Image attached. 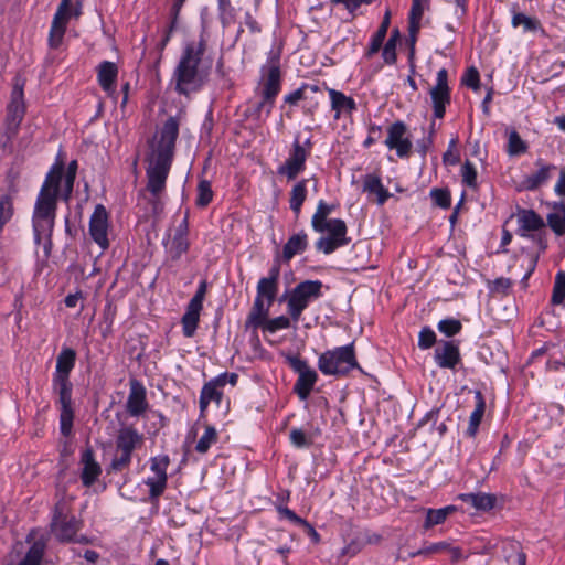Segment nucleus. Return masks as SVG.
I'll return each instance as SVG.
<instances>
[{
    "mask_svg": "<svg viewBox=\"0 0 565 565\" xmlns=\"http://www.w3.org/2000/svg\"><path fill=\"white\" fill-rule=\"evenodd\" d=\"M213 65L212 57L206 55V41L185 43L180 60L173 70L171 85L179 95L191 96L200 92L209 81Z\"/></svg>",
    "mask_w": 565,
    "mask_h": 565,
    "instance_id": "f257e3e1",
    "label": "nucleus"
},
{
    "mask_svg": "<svg viewBox=\"0 0 565 565\" xmlns=\"http://www.w3.org/2000/svg\"><path fill=\"white\" fill-rule=\"evenodd\" d=\"M61 169L50 170L38 194L32 215L34 243L43 244L45 256L52 247V233L56 217L57 196L60 193Z\"/></svg>",
    "mask_w": 565,
    "mask_h": 565,
    "instance_id": "f03ea898",
    "label": "nucleus"
},
{
    "mask_svg": "<svg viewBox=\"0 0 565 565\" xmlns=\"http://www.w3.org/2000/svg\"><path fill=\"white\" fill-rule=\"evenodd\" d=\"M76 352L72 348L64 347L56 359L52 386L58 395L60 429L63 436H68L73 427L74 412L72 407V390L70 374L75 366Z\"/></svg>",
    "mask_w": 565,
    "mask_h": 565,
    "instance_id": "7ed1b4c3",
    "label": "nucleus"
},
{
    "mask_svg": "<svg viewBox=\"0 0 565 565\" xmlns=\"http://www.w3.org/2000/svg\"><path fill=\"white\" fill-rule=\"evenodd\" d=\"M335 209V204L319 200L316 212L311 217L312 230L320 234L327 233V235L320 236L315 244L317 250L324 255H330L351 242V238L347 235L348 226L345 222L341 218L329 217Z\"/></svg>",
    "mask_w": 565,
    "mask_h": 565,
    "instance_id": "20e7f679",
    "label": "nucleus"
},
{
    "mask_svg": "<svg viewBox=\"0 0 565 565\" xmlns=\"http://www.w3.org/2000/svg\"><path fill=\"white\" fill-rule=\"evenodd\" d=\"M260 100L256 105V113L268 117L275 106L276 97L281 89L280 51L270 50L266 63L260 67L259 79Z\"/></svg>",
    "mask_w": 565,
    "mask_h": 565,
    "instance_id": "39448f33",
    "label": "nucleus"
},
{
    "mask_svg": "<svg viewBox=\"0 0 565 565\" xmlns=\"http://www.w3.org/2000/svg\"><path fill=\"white\" fill-rule=\"evenodd\" d=\"M322 288L321 280H303L280 298V301L285 300L287 303V312L291 317L295 328L310 303L322 297Z\"/></svg>",
    "mask_w": 565,
    "mask_h": 565,
    "instance_id": "423d86ee",
    "label": "nucleus"
},
{
    "mask_svg": "<svg viewBox=\"0 0 565 565\" xmlns=\"http://www.w3.org/2000/svg\"><path fill=\"white\" fill-rule=\"evenodd\" d=\"M358 367L353 343L327 350L318 358V369L327 376H344Z\"/></svg>",
    "mask_w": 565,
    "mask_h": 565,
    "instance_id": "0eeeda50",
    "label": "nucleus"
},
{
    "mask_svg": "<svg viewBox=\"0 0 565 565\" xmlns=\"http://www.w3.org/2000/svg\"><path fill=\"white\" fill-rule=\"evenodd\" d=\"M516 234L530 239L537 248L539 254L548 247L546 225L544 218L531 209H520L516 213Z\"/></svg>",
    "mask_w": 565,
    "mask_h": 565,
    "instance_id": "6e6552de",
    "label": "nucleus"
},
{
    "mask_svg": "<svg viewBox=\"0 0 565 565\" xmlns=\"http://www.w3.org/2000/svg\"><path fill=\"white\" fill-rule=\"evenodd\" d=\"M143 435L135 427H121L116 437V454L111 460L110 468L114 471H121L129 467L132 452L143 445Z\"/></svg>",
    "mask_w": 565,
    "mask_h": 565,
    "instance_id": "1a4fd4ad",
    "label": "nucleus"
},
{
    "mask_svg": "<svg viewBox=\"0 0 565 565\" xmlns=\"http://www.w3.org/2000/svg\"><path fill=\"white\" fill-rule=\"evenodd\" d=\"M310 152V139H307L305 143H301L298 137L295 138L287 158L277 167V174L286 178L288 181L296 180L297 177L306 170V162Z\"/></svg>",
    "mask_w": 565,
    "mask_h": 565,
    "instance_id": "9d476101",
    "label": "nucleus"
},
{
    "mask_svg": "<svg viewBox=\"0 0 565 565\" xmlns=\"http://www.w3.org/2000/svg\"><path fill=\"white\" fill-rule=\"evenodd\" d=\"M289 366L298 374V379L294 385V392L300 401H307L310 393L318 381V373L308 362L298 355L287 358Z\"/></svg>",
    "mask_w": 565,
    "mask_h": 565,
    "instance_id": "9b49d317",
    "label": "nucleus"
},
{
    "mask_svg": "<svg viewBox=\"0 0 565 565\" xmlns=\"http://www.w3.org/2000/svg\"><path fill=\"white\" fill-rule=\"evenodd\" d=\"M179 127V118L173 116L169 117L158 132V139L150 156L173 161Z\"/></svg>",
    "mask_w": 565,
    "mask_h": 565,
    "instance_id": "f8f14e48",
    "label": "nucleus"
},
{
    "mask_svg": "<svg viewBox=\"0 0 565 565\" xmlns=\"http://www.w3.org/2000/svg\"><path fill=\"white\" fill-rule=\"evenodd\" d=\"M24 79L15 77L11 92V100L7 107V130L10 135H15L24 118Z\"/></svg>",
    "mask_w": 565,
    "mask_h": 565,
    "instance_id": "ddd939ff",
    "label": "nucleus"
},
{
    "mask_svg": "<svg viewBox=\"0 0 565 565\" xmlns=\"http://www.w3.org/2000/svg\"><path fill=\"white\" fill-rule=\"evenodd\" d=\"M171 164V160L149 156L146 169L147 190L154 198H159L164 191Z\"/></svg>",
    "mask_w": 565,
    "mask_h": 565,
    "instance_id": "4468645a",
    "label": "nucleus"
},
{
    "mask_svg": "<svg viewBox=\"0 0 565 565\" xmlns=\"http://www.w3.org/2000/svg\"><path fill=\"white\" fill-rule=\"evenodd\" d=\"M429 96L433 106V116L436 119H443L447 106L451 103V90L448 85V72L440 68L436 75V83L429 89Z\"/></svg>",
    "mask_w": 565,
    "mask_h": 565,
    "instance_id": "2eb2a0df",
    "label": "nucleus"
},
{
    "mask_svg": "<svg viewBox=\"0 0 565 565\" xmlns=\"http://www.w3.org/2000/svg\"><path fill=\"white\" fill-rule=\"evenodd\" d=\"M82 523L74 515L67 516L63 514L61 505H56L51 523V530L57 541L62 543H71L74 536L81 530Z\"/></svg>",
    "mask_w": 565,
    "mask_h": 565,
    "instance_id": "dca6fc26",
    "label": "nucleus"
},
{
    "mask_svg": "<svg viewBox=\"0 0 565 565\" xmlns=\"http://www.w3.org/2000/svg\"><path fill=\"white\" fill-rule=\"evenodd\" d=\"M407 132L408 128L402 120L394 121L387 128V137L384 145L390 150H395L399 158H408L413 148L412 140Z\"/></svg>",
    "mask_w": 565,
    "mask_h": 565,
    "instance_id": "f3484780",
    "label": "nucleus"
},
{
    "mask_svg": "<svg viewBox=\"0 0 565 565\" xmlns=\"http://www.w3.org/2000/svg\"><path fill=\"white\" fill-rule=\"evenodd\" d=\"M109 215L103 204H97L89 218L88 232L92 239L105 252L109 247Z\"/></svg>",
    "mask_w": 565,
    "mask_h": 565,
    "instance_id": "a211bd4d",
    "label": "nucleus"
},
{
    "mask_svg": "<svg viewBox=\"0 0 565 565\" xmlns=\"http://www.w3.org/2000/svg\"><path fill=\"white\" fill-rule=\"evenodd\" d=\"M70 6L71 0H62L54 14L49 33V45L52 49H57L62 44L70 18Z\"/></svg>",
    "mask_w": 565,
    "mask_h": 565,
    "instance_id": "6ab92c4d",
    "label": "nucleus"
},
{
    "mask_svg": "<svg viewBox=\"0 0 565 565\" xmlns=\"http://www.w3.org/2000/svg\"><path fill=\"white\" fill-rule=\"evenodd\" d=\"M435 363L441 369L455 370L461 362L459 345L454 341H441L434 351Z\"/></svg>",
    "mask_w": 565,
    "mask_h": 565,
    "instance_id": "aec40b11",
    "label": "nucleus"
},
{
    "mask_svg": "<svg viewBox=\"0 0 565 565\" xmlns=\"http://www.w3.org/2000/svg\"><path fill=\"white\" fill-rule=\"evenodd\" d=\"M97 82L106 95L113 99L118 98L116 82L118 77V66L110 61H103L97 66Z\"/></svg>",
    "mask_w": 565,
    "mask_h": 565,
    "instance_id": "412c9836",
    "label": "nucleus"
},
{
    "mask_svg": "<svg viewBox=\"0 0 565 565\" xmlns=\"http://www.w3.org/2000/svg\"><path fill=\"white\" fill-rule=\"evenodd\" d=\"M189 221L185 215L174 230L173 236L169 244H166L169 256L175 260L179 259L189 249Z\"/></svg>",
    "mask_w": 565,
    "mask_h": 565,
    "instance_id": "4be33fe9",
    "label": "nucleus"
},
{
    "mask_svg": "<svg viewBox=\"0 0 565 565\" xmlns=\"http://www.w3.org/2000/svg\"><path fill=\"white\" fill-rule=\"evenodd\" d=\"M129 386L130 387L126 402V409L130 416L139 417L148 408L146 388L137 380H131Z\"/></svg>",
    "mask_w": 565,
    "mask_h": 565,
    "instance_id": "5701e85b",
    "label": "nucleus"
},
{
    "mask_svg": "<svg viewBox=\"0 0 565 565\" xmlns=\"http://www.w3.org/2000/svg\"><path fill=\"white\" fill-rule=\"evenodd\" d=\"M280 276V266L278 264L274 265L269 271L267 277H263L259 279L256 288V297L268 302V306H271L275 301V298L278 292V280Z\"/></svg>",
    "mask_w": 565,
    "mask_h": 565,
    "instance_id": "b1692460",
    "label": "nucleus"
},
{
    "mask_svg": "<svg viewBox=\"0 0 565 565\" xmlns=\"http://www.w3.org/2000/svg\"><path fill=\"white\" fill-rule=\"evenodd\" d=\"M81 480L85 487L93 486L102 475V467L95 460L94 451L90 448L83 450L81 456Z\"/></svg>",
    "mask_w": 565,
    "mask_h": 565,
    "instance_id": "393cba45",
    "label": "nucleus"
},
{
    "mask_svg": "<svg viewBox=\"0 0 565 565\" xmlns=\"http://www.w3.org/2000/svg\"><path fill=\"white\" fill-rule=\"evenodd\" d=\"M223 386L220 383V380L216 377L210 380L205 383L201 390L200 394V414L201 416L207 409V406L211 402H215L217 405L221 404L223 397Z\"/></svg>",
    "mask_w": 565,
    "mask_h": 565,
    "instance_id": "a878e982",
    "label": "nucleus"
},
{
    "mask_svg": "<svg viewBox=\"0 0 565 565\" xmlns=\"http://www.w3.org/2000/svg\"><path fill=\"white\" fill-rule=\"evenodd\" d=\"M475 409L470 414L468 427L465 431V435L469 438H475L477 436L486 412V399L480 391L475 392Z\"/></svg>",
    "mask_w": 565,
    "mask_h": 565,
    "instance_id": "bb28decb",
    "label": "nucleus"
},
{
    "mask_svg": "<svg viewBox=\"0 0 565 565\" xmlns=\"http://www.w3.org/2000/svg\"><path fill=\"white\" fill-rule=\"evenodd\" d=\"M308 235L305 231L292 234L282 248V259L290 262L296 255L303 253L308 247Z\"/></svg>",
    "mask_w": 565,
    "mask_h": 565,
    "instance_id": "cd10ccee",
    "label": "nucleus"
},
{
    "mask_svg": "<svg viewBox=\"0 0 565 565\" xmlns=\"http://www.w3.org/2000/svg\"><path fill=\"white\" fill-rule=\"evenodd\" d=\"M459 499L470 504L476 510L483 512L492 510L497 503V497L494 494L484 492L461 493Z\"/></svg>",
    "mask_w": 565,
    "mask_h": 565,
    "instance_id": "c85d7f7f",
    "label": "nucleus"
},
{
    "mask_svg": "<svg viewBox=\"0 0 565 565\" xmlns=\"http://www.w3.org/2000/svg\"><path fill=\"white\" fill-rule=\"evenodd\" d=\"M328 93L331 100V108L335 111V119H339L343 113L351 114L356 109V103L352 97L333 88H329Z\"/></svg>",
    "mask_w": 565,
    "mask_h": 565,
    "instance_id": "c756f323",
    "label": "nucleus"
},
{
    "mask_svg": "<svg viewBox=\"0 0 565 565\" xmlns=\"http://www.w3.org/2000/svg\"><path fill=\"white\" fill-rule=\"evenodd\" d=\"M363 191L376 195V203L383 205L390 198V192L382 184V180L376 174H366L363 178Z\"/></svg>",
    "mask_w": 565,
    "mask_h": 565,
    "instance_id": "7c9ffc66",
    "label": "nucleus"
},
{
    "mask_svg": "<svg viewBox=\"0 0 565 565\" xmlns=\"http://www.w3.org/2000/svg\"><path fill=\"white\" fill-rule=\"evenodd\" d=\"M321 435L320 428H292L289 431V440L296 448H309L315 439Z\"/></svg>",
    "mask_w": 565,
    "mask_h": 565,
    "instance_id": "2f4dec72",
    "label": "nucleus"
},
{
    "mask_svg": "<svg viewBox=\"0 0 565 565\" xmlns=\"http://www.w3.org/2000/svg\"><path fill=\"white\" fill-rule=\"evenodd\" d=\"M308 179L298 180L289 192V207L296 216L301 212V207L308 195Z\"/></svg>",
    "mask_w": 565,
    "mask_h": 565,
    "instance_id": "473e14b6",
    "label": "nucleus"
},
{
    "mask_svg": "<svg viewBox=\"0 0 565 565\" xmlns=\"http://www.w3.org/2000/svg\"><path fill=\"white\" fill-rule=\"evenodd\" d=\"M270 307L271 306H268V302L265 303L264 300L255 298L253 307L247 316L246 326L254 329L263 328L264 323L267 321Z\"/></svg>",
    "mask_w": 565,
    "mask_h": 565,
    "instance_id": "72a5a7b5",
    "label": "nucleus"
},
{
    "mask_svg": "<svg viewBox=\"0 0 565 565\" xmlns=\"http://www.w3.org/2000/svg\"><path fill=\"white\" fill-rule=\"evenodd\" d=\"M201 310V307L188 303L185 313L183 315L181 320L184 337L191 338L194 335L200 321Z\"/></svg>",
    "mask_w": 565,
    "mask_h": 565,
    "instance_id": "f704fd0d",
    "label": "nucleus"
},
{
    "mask_svg": "<svg viewBox=\"0 0 565 565\" xmlns=\"http://www.w3.org/2000/svg\"><path fill=\"white\" fill-rule=\"evenodd\" d=\"M388 25H390V12H386L377 31L375 32V34L372 36V39L370 41L367 51L365 53V56L367 58H370L371 56H373L375 53H377L380 51V49L383 45V42L386 38Z\"/></svg>",
    "mask_w": 565,
    "mask_h": 565,
    "instance_id": "c9c22d12",
    "label": "nucleus"
},
{
    "mask_svg": "<svg viewBox=\"0 0 565 565\" xmlns=\"http://www.w3.org/2000/svg\"><path fill=\"white\" fill-rule=\"evenodd\" d=\"M45 547L46 541L44 539L35 540L24 558L18 565H41Z\"/></svg>",
    "mask_w": 565,
    "mask_h": 565,
    "instance_id": "e433bc0d",
    "label": "nucleus"
},
{
    "mask_svg": "<svg viewBox=\"0 0 565 565\" xmlns=\"http://www.w3.org/2000/svg\"><path fill=\"white\" fill-rule=\"evenodd\" d=\"M551 302L554 306L565 307V271L563 270L555 275Z\"/></svg>",
    "mask_w": 565,
    "mask_h": 565,
    "instance_id": "4c0bfd02",
    "label": "nucleus"
},
{
    "mask_svg": "<svg viewBox=\"0 0 565 565\" xmlns=\"http://www.w3.org/2000/svg\"><path fill=\"white\" fill-rule=\"evenodd\" d=\"M554 169V166L544 164L534 172L533 174L526 177L525 186L527 190H535L543 183H545L550 179V171Z\"/></svg>",
    "mask_w": 565,
    "mask_h": 565,
    "instance_id": "58836bf2",
    "label": "nucleus"
},
{
    "mask_svg": "<svg viewBox=\"0 0 565 565\" xmlns=\"http://www.w3.org/2000/svg\"><path fill=\"white\" fill-rule=\"evenodd\" d=\"M143 483L149 488V500L157 501L167 489L168 480L156 476H150L143 480Z\"/></svg>",
    "mask_w": 565,
    "mask_h": 565,
    "instance_id": "ea45409f",
    "label": "nucleus"
},
{
    "mask_svg": "<svg viewBox=\"0 0 565 565\" xmlns=\"http://www.w3.org/2000/svg\"><path fill=\"white\" fill-rule=\"evenodd\" d=\"M511 23L514 28L522 26L524 32H537L541 30L540 21L524 13L513 14Z\"/></svg>",
    "mask_w": 565,
    "mask_h": 565,
    "instance_id": "a19ab883",
    "label": "nucleus"
},
{
    "mask_svg": "<svg viewBox=\"0 0 565 565\" xmlns=\"http://www.w3.org/2000/svg\"><path fill=\"white\" fill-rule=\"evenodd\" d=\"M218 439L217 431L213 426H205L203 435L200 437L195 445V450L200 454L209 451L212 445L216 444Z\"/></svg>",
    "mask_w": 565,
    "mask_h": 565,
    "instance_id": "79ce46f5",
    "label": "nucleus"
},
{
    "mask_svg": "<svg viewBox=\"0 0 565 565\" xmlns=\"http://www.w3.org/2000/svg\"><path fill=\"white\" fill-rule=\"evenodd\" d=\"M399 38L398 30H394L383 46L382 57L384 62L392 65L396 62V45Z\"/></svg>",
    "mask_w": 565,
    "mask_h": 565,
    "instance_id": "37998d69",
    "label": "nucleus"
},
{
    "mask_svg": "<svg viewBox=\"0 0 565 565\" xmlns=\"http://www.w3.org/2000/svg\"><path fill=\"white\" fill-rule=\"evenodd\" d=\"M292 319L288 316H278L273 319H267L266 323L262 328L264 332H268L270 334L276 333L279 330L289 329L292 326Z\"/></svg>",
    "mask_w": 565,
    "mask_h": 565,
    "instance_id": "c03bdc74",
    "label": "nucleus"
},
{
    "mask_svg": "<svg viewBox=\"0 0 565 565\" xmlns=\"http://www.w3.org/2000/svg\"><path fill=\"white\" fill-rule=\"evenodd\" d=\"M170 465L168 455H158L150 459V470L153 476L168 480L167 470Z\"/></svg>",
    "mask_w": 565,
    "mask_h": 565,
    "instance_id": "a18cd8bd",
    "label": "nucleus"
},
{
    "mask_svg": "<svg viewBox=\"0 0 565 565\" xmlns=\"http://www.w3.org/2000/svg\"><path fill=\"white\" fill-rule=\"evenodd\" d=\"M526 150H527V145L525 143L524 140H522V138L520 137L518 131H515V130L510 131L509 138H508L507 152L510 156H519V154L525 153Z\"/></svg>",
    "mask_w": 565,
    "mask_h": 565,
    "instance_id": "49530a36",
    "label": "nucleus"
},
{
    "mask_svg": "<svg viewBox=\"0 0 565 565\" xmlns=\"http://www.w3.org/2000/svg\"><path fill=\"white\" fill-rule=\"evenodd\" d=\"M13 201L9 194L0 196V232L13 216Z\"/></svg>",
    "mask_w": 565,
    "mask_h": 565,
    "instance_id": "de8ad7c7",
    "label": "nucleus"
},
{
    "mask_svg": "<svg viewBox=\"0 0 565 565\" xmlns=\"http://www.w3.org/2000/svg\"><path fill=\"white\" fill-rule=\"evenodd\" d=\"M427 0H413L409 13V28L411 32H416L419 29V22L424 13Z\"/></svg>",
    "mask_w": 565,
    "mask_h": 565,
    "instance_id": "09e8293b",
    "label": "nucleus"
},
{
    "mask_svg": "<svg viewBox=\"0 0 565 565\" xmlns=\"http://www.w3.org/2000/svg\"><path fill=\"white\" fill-rule=\"evenodd\" d=\"M212 199L213 191L211 183L207 180H201L198 184L196 205L200 207H205L211 203Z\"/></svg>",
    "mask_w": 565,
    "mask_h": 565,
    "instance_id": "8fccbe9b",
    "label": "nucleus"
},
{
    "mask_svg": "<svg viewBox=\"0 0 565 565\" xmlns=\"http://www.w3.org/2000/svg\"><path fill=\"white\" fill-rule=\"evenodd\" d=\"M220 20L223 26L231 25L235 20V9L230 0H217Z\"/></svg>",
    "mask_w": 565,
    "mask_h": 565,
    "instance_id": "3c124183",
    "label": "nucleus"
},
{
    "mask_svg": "<svg viewBox=\"0 0 565 565\" xmlns=\"http://www.w3.org/2000/svg\"><path fill=\"white\" fill-rule=\"evenodd\" d=\"M438 331L444 333L446 337H452L460 332L462 324L459 320L448 318L440 320L437 324Z\"/></svg>",
    "mask_w": 565,
    "mask_h": 565,
    "instance_id": "603ef678",
    "label": "nucleus"
},
{
    "mask_svg": "<svg viewBox=\"0 0 565 565\" xmlns=\"http://www.w3.org/2000/svg\"><path fill=\"white\" fill-rule=\"evenodd\" d=\"M430 196L434 203L441 209H448L451 205L450 192L447 189L435 188L430 191Z\"/></svg>",
    "mask_w": 565,
    "mask_h": 565,
    "instance_id": "864d4df0",
    "label": "nucleus"
},
{
    "mask_svg": "<svg viewBox=\"0 0 565 565\" xmlns=\"http://www.w3.org/2000/svg\"><path fill=\"white\" fill-rule=\"evenodd\" d=\"M462 182L469 188L477 186V170L472 162L466 161L461 167Z\"/></svg>",
    "mask_w": 565,
    "mask_h": 565,
    "instance_id": "5fc2aeb1",
    "label": "nucleus"
},
{
    "mask_svg": "<svg viewBox=\"0 0 565 565\" xmlns=\"http://www.w3.org/2000/svg\"><path fill=\"white\" fill-rule=\"evenodd\" d=\"M60 169L62 171V177H61V180H60V184L63 182L62 196H63V199L65 201H68L70 196L72 194V191H73L75 178L72 174L71 175H68L66 173L64 174L62 166H57V167L54 166L51 170L57 171Z\"/></svg>",
    "mask_w": 565,
    "mask_h": 565,
    "instance_id": "6e6d98bb",
    "label": "nucleus"
},
{
    "mask_svg": "<svg viewBox=\"0 0 565 565\" xmlns=\"http://www.w3.org/2000/svg\"><path fill=\"white\" fill-rule=\"evenodd\" d=\"M436 342V333L428 327H425L420 330L418 335V347L422 350H427L431 348Z\"/></svg>",
    "mask_w": 565,
    "mask_h": 565,
    "instance_id": "4d7b16f0",
    "label": "nucleus"
},
{
    "mask_svg": "<svg viewBox=\"0 0 565 565\" xmlns=\"http://www.w3.org/2000/svg\"><path fill=\"white\" fill-rule=\"evenodd\" d=\"M447 516L445 515V510L440 509H428L426 513L425 527H431L445 522Z\"/></svg>",
    "mask_w": 565,
    "mask_h": 565,
    "instance_id": "13d9d810",
    "label": "nucleus"
},
{
    "mask_svg": "<svg viewBox=\"0 0 565 565\" xmlns=\"http://www.w3.org/2000/svg\"><path fill=\"white\" fill-rule=\"evenodd\" d=\"M461 81L462 84L476 90L479 88L480 85L479 72L477 71V68L470 67L466 71Z\"/></svg>",
    "mask_w": 565,
    "mask_h": 565,
    "instance_id": "bf43d9fd",
    "label": "nucleus"
},
{
    "mask_svg": "<svg viewBox=\"0 0 565 565\" xmlns=\"http://www.w3.org/2000/svg\"><path fill=\"white\" fill-rule=\"evenodd\" d=\"M206 291H207V281L205 279H203L199 282L198 289H196L194 296L192 297V299L189 301V303L203 308V301H204Z\"/></svg>",
    "mask_w": 565,
    "mask_h": 565,
    "instance_id": "052dcab7",
    "label": "nucleus"
},
{
    "mask_svg": "<svg viewBox=\"0 0 565 565\" xmlns=\"http://www.w3.org/2000/svg\"><path fill=\"white\" fill-rule=\"evenodd\" d=\"M439 408H433L425 414V416L420 419L419 426L429 425L430 431H434L439 420Z\"/></svg>",
    "mask_w": 565,
    "mask_h": 565,
    "instance_id": "680f3d73",
    "label": "nucleus"
},
{
    "mask_svg": "<svg viewBox=\"0 0 565 565\" xmlns=\"http://www.w3.org/2000/svg\"><path fill=\"white\" fill-rule=\"evenodd\" d=\"M331 2L342 4L350 13H354L363 3L370 4L372 0H331Z\"/></svg>",
    "mask_w": 565,
    "mask_h": 565,
    "instance_id": "e2e57ef3",
    "label": "nucleus"
},
{
    "mask_svg": "<svg viewBox=\"0 0 565 565\" xmlns=\"http://www.w3.org/2000/svg\"><path fill=\"white\" fill-rule=\"evenodd\" d=\"M308 84H303L301 87L296 90L285 95L284 102L289 105H297V103L305 98V90L307 89Z\"/></svg>",
    "mask_w": 565,
    "mask_h": 565,
    "instance_id": "0e129e2a",
    "label": "nucleus"
},
{
    "mask_svg": "<svg viewBox=\"0 0 565 565\" xmlns=\"http://www.w3.org/2000/svg\"><path fill=\"white\" fill-rule=\"evenodd\" d=\"M449 547L447 542H438L428 545L427 547L419 550L415 555H428L433 553L446 552Z\"/></svg>",
    "mask_w": 565,
    "mask_h": 565,
    "instance_id": "69168bd1",
    "label": "nucleus"
},
{
    "mask_svg": "<svg viewBox=\"0 0 565 565\" xmlns=\"http://www.w3.org/2000/svg\"><path fill=\"white\" fill-rule=\"evenodd\" d=\"M278 512L282 518L288 519L295 524L302 525V523H305V519L298 516L292 510H290L287 507L279 508Z\"/></svg>",
    "mask_w": 565,
    "mask_h": 565,
    "instance_id": "338daca9",
    "label": "nucleus"
},
{
    "mask_svg": "<svg viewBox=\"0 0 565 565\" xmlns=\"http://www.w3.org/2000/svg\"><path fill=\"white\" fill-rule=\"evenodd\" d=\"M554 192L558 196H565V167L561 169L559 177L554 185Z\"/></svg>",
    "mask_w": 565,
    "mask_h": 565,
    "instance_id": "774afa93",
    "label": "nucleus"
}]
</instances>
